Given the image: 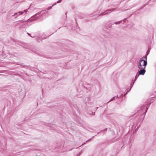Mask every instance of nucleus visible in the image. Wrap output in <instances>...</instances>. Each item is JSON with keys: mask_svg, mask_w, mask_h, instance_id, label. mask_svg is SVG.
Instances as JSON below:
<instances>
[{"mask_svg": "<svg viewBox=\"0 0 156 156\" xmlns=\"http://www.w3.org/2000/svg\"><path fill=\"white\" fill-rule=\"evenodd\" d=\"M149 106V104L148 105H147V107H146V110H145V113H146V112H147V109H148V106Z\"/></svg>", "mask_w": 156, "mask_h": 156, "instance_id": "obj_19", "label": "nucleus"}, {"mask_svg": "<svg viewBox=\"0 0 156 156\" xmlns=\"http://www.w3.org/2000/svg\"><path fill=\"white\" fill-rule=\"evenodd\" d=\"M121 23L120 21H118L116 22H115V24H119Z\"/></svg>", "mask_w": 156, "mask_h": 156, "instance_id": "obj_15", "label": "nucleus"}, {"mask_svg": "<svg viewBox=\"0 0 156 156\" xmlns=\"http://www.w3.org/2000/svg\"><path fill=\"white\" fill-rule=\"evenodd\" d=\"M19 16V14H18V12H16V13H15L14 15H12V16H15V18H16L18 17V16Z\"/></svg>", "mask_w": 156, "mask_h": 156, "instance_id": "obj_11", "label": "nucleus"}, {"mask_svg": "<svg viewBox=\"0 0 156 156\" xmlns=\"http://www.w3.org/2000/svg\"><path fill=\"white\" fill-rule=\"evenodd\" d=\"M85 144V143H83V144H82L81 145H83V144Z\"/></svg>", "mask_w": 156, "mask_h": 156, "instance_id": "obj_25", "label": "nucleus"}, {"mask_svg": "<svg viewBox=\"0 0 156 156\" xmlns=\"http://www.w3.org/2000/svg\"><path fill=\"white\" fill-rule=\"evenodd\" d=\"M142 62H141V63H142ZM143 63H141V64H142V65H143Z\"/></svg>", "mask_w": 156, "mask_h": 156, "instance_id": "obj_28", "label": "nucleus"}, {"mask_svg": "<svg viewBox=\"0 0 156 156\" xmlns=\"http://www.w3.org/2000/svg\"><path fill=\"white\" fill-rule=\"evenodd\" d=\"M146 105H144L141 108V110H142L144 111L145 109V108H145L146 107Z\"/></svg>", "mask_w": 156, "mask_h": 156, "instance_id": "obj_12", "label": "nucleus"}, {"mask_svg": "<svg viewBox=\"0 0 156 156\" xmlns=\"http://www.w3.org/2000/svg\"><path fill=\"white\" fill-rule=\"evenodd\" d=\"M138 127L136 129H138Z\"/></svg>", "mask_w": 156, "mask_h": 156, "instance_id": "obj_30", "label": "nucleus"}, {"mask_svg": "<svg viewBox=\"0 0 156 156\" xmlns=\"http://www.w3.org/2000/svg\"><path fill=\"white\" fill-rule=\"evenodd\" d=\"M115 97H113L110 100V101H112L113 100H114L115 99Z\"/></svg>", "mask_w": 156, "mask_h": 156, "instance_id": "obj_17", "label": "nucleus"}, {"mask_svg": "<svg viewBox=\"0 0 156 156\" xmlns=\"http://www.w3.org/2000/svg\"><path fill=\"white\" fill-rule=\"evenodd\" d=\"M107 128H106L104 130H101V131L100 132H98V134L100 133H103L105 131H106L107 130Z\"/></svg>", "mask_w": 156, "mask_h": 156, "instance_id": "obj_9", "label": "nucleus"}, {"mask_svg": "<svg viewBox=\"0 0 156 156\" xmlns=\"http://www.w3.org/2000/svg\"><path fill=\"white\" fill-rule=\"evenodd\" d=\"M150 48L149 49L148 51H147L146 55L145 56H144L142 58H141L140 60H143L142 61L144 62V61H147V55L149 54L150 52Z\"/></svg>", "mask_w": 156, "mask_h": 156, "instance_id": "obj_4", "label": "nucleus"}, {"mask_svg": "<svg viewBox=\"0 0 156 156\" xmlns=\"http://www.w3.org/2000/svg\"><path fill=\"white\" fill-rule=\"evenodd\" d=\"M62 0H59L57 2V3H60L61 1Z\"/></svg>", "mask_w": 156, "mask_h": 156, "instance_id": "obj_21", "label": "nucleus"}, {"mask_svg": "<svg viewBox=\"0 0 156 156\" xmlns=\"http://www.w3.org/2000/svg\"><path fill=\"white\" fill-rule=\"evenodd\" d=\"M142 60H140L138 62V68L140 70H138V73L140 75H144L146 71L145 69L147 65V61H144L143 62Z\"/></svg>", "mask_w": 156, "mask_h": 156, "instance_id": "obj_1", "label": "nucleus"}, {"mask_svg": "<svg viewBox=\"0 0 156 156\" xmlns=\"http://www.w3.org/2000/svg\"><path fill=\"white\" fill-rule=\"evenodd\" d=\"M27 34L28 35H29V36H30L31 37H32V36H30V34H29V33H27Z\"/></svg>", "mask_w": 156, "mask_h": 156, "instance_id": "obj_22", "label": "nucleus"}, {"mask_svg": "<svg viewBox=\"0 0 156 156\" xmlns=\"http://www.w3.org/2000/svg\"><path fill=\"white\" fill-rule=\"evenodd\" d=\"M29 9V8L28 9L25 10L23 12H25V13H26L28 11V9Z\"/></svg>", "mask_w": 156, "mask_h": 156, "instance_id": "obj_18", "label": "nucleus"}, {"mask_svg": "<svg viewBox=\"0 0 156 156\" xmlns=\"http://www.w3.org/2000/svg\"><path fill=\"white\" fill-rule=\"evenodd\" d=\"M76 156H80V155H79L78 154H77V155H76Z\"/></svg>", "mask_w": 156, "mask_h": 156, "instance_id": "obj_24", "label": "nucleus"}, {"mask_svg": "<svg viewBox=\"0 0 156 156\" xmlns=\"http://www.w3.org/2000/svg\"><path fill=\"white\" fill-rule=\"evenodd\" d=\"M56 3H55L52 6H49V7H48V8L47 9V10H49V9H51V8H52V7H53V6H54L55 5H56Z\"/></svg>", "mask_w": 156, "mask_h": 156, "instance_id": "obj_13", "label": "nucleus"}, {"mask_svg": "<svg viewBox=\"0 0 156 156\" xmlns=\"http://www.w3.org/2000/svg\"><path fill=\"white\" fill-rule=\"evenodd\" d=\"M116 8H114L113 9H110L107 10L106 11L102 13H100V14H98V16H101L102 15H105L108 14V13L111 12L112 11H114L116 10Z\"/></svg>", "mask_w": 156, "mask_h": 156, "instance_id": "obj_2", "label": "nucleus"}, {"mask_svg": "<svg viewBox=\"0 0 156 156\" xmlns=\"http://www.w3.org/2000/svg\"><path fill=\"white\" fill-rule=\"evenodd\" d=\"M114 24L113 23H108L106 24V28L108 29L112 28L113 27L112 26Z\"/></svg>", "mask_w": 156, "mask_h": 156, "instance_id": "obj_5", "label": "nucleus"}, {"mask_svg": "<svg viewBox=\"0 0 156 156\" xmlns=\"http://www.w3.org/2000/svg\"><path fill=\"white\" fill-rule=\"evenodd\" d=\"M139 75H140L138 73H137L136 74V76L135 77V79H134V81L133 83V84L132 85V87L133 86L134 82H135L136 80L137 79V78L139 76Z\"/></svg>", "mask_w": 156, "mask_h": 156, "instance_id": "obj_6", "label": "nucleus"}, {"mask_svg": "<svg viewBox=\"0 0 156 156\" xmlns=\"http://www.w3.org/2000/svg\"><path fill=\"white\" fill-rule=\"evenodd\" d=\"M82 153H83V152H82V151H80L78 154L79 155H80L82 154Z\"/></svg>", "mask_w": 156, "mask_h": 156, "instance_id": "obj_20", "label": "nucleus"}, {"mask_svg": "<svg viewBox=\"0 0 156 156\" xmlns=\"http://www.w3.org/2000/svg\"><path fill=\"white\" fill-rule=\"evenodd\" d=\"M92 115H95V112H92Z\"/></svg>", "mask_w": 156, "mask_h": 156, "instance_id": "obj_23", "label": "nucleus"}, {"mask_svg": "<svg viewBox=\"0 0 156 156\" xmlns=\"http://www.w3.org/2000/svg\"><path fill=\"white\" fill-rule=\"evenodd\" d=\"M40 12H38L36 14L33 16L31 17L30 19H29L27 20V21H28L29 22H31L32 21H33L37 19L39 17V16H37L39 15V13Z\"/></svg>", "mask_w": 156, "mask_h": 156, "instance_id": "obj_3", "label": "nucleus"}, {"mask_svg": "<svg viewBox=\"0 0 156 156\" xmlns=\"http://www.w3.org/2000/svg\"><path fill=\"white\" fill-rule=\"evenodd\" d=\"M132 86H131V87H130V89H129V90L127 91L126 93L124 94V96H125V95H126V94L128 93V92H129L130 91V90H131V88H132Z\"/></svg>", "mask_w": 156, "mask_h": 156, "instance_id": "obj_16", "label": "nucleus"}, {"mask_svg": "<svg viewBox=\"0 0 156 156\" xmlns=\"http://www.w3.org/2000/svg\"><path fill=\"white\" fill-rule=\"evenodd\" d=\"M51 34H50V35L49 36H50V35H51Z\"/></svg>", "mask_w": 156, "mask_h": 156, "instance_id": "obj_29", "label": "nucleus"}, {"mask_svg": "<svg viewBox=\"0 0 156 156\" xmlns=\"http://www.w3.org/2000/svg\"><path fill=\"white\" fill-rule=\"evenodd\" d=\"M146 6V5L145 4L143 5V6L141 7V8H140V9H137L136 11H135L133 13V14H136V12H137L138 11L140 10V9H142L144 7H145Z\"/></svg>", "mask_w": 156, "mask_h": 156, "instance_id": "obj_7", "label": "nucleus"}, {"mask_svg": "<svg viewBox=\"0 0 156 156\" xmlns=\"http://www.w3.org/2000/svg\"><path fill=\"white\" fill-rule=\"evenodd\" d=\"M89 140H88L87 141H86V142H88V141H89Z\"/></svg>", "mask_w": 156, "mask_h": 156, "instance_id": "obj_27", "label": "nucleus"}, {"mask_svg": "<svg viewBox=\"0 0 156 156\" xmlns=\"http://www.w3.org/2000/svg\"><path fill=\"white\" fill-rule=\"evenodd\" d=\"M128 21L127 20V18L124 19L120 21L121 23H124L126 22V21Z\"/></svg>", "mask_w": 156, "mask_h": 156, "instance_id": "obj_8", "label": "nucleus"}, {"mask_svg": "<svg viewBox=\"0 0 156 156\" xmlns=\"http://www.w3.org/2000/svg\"><path fill=\"white\" fill-rule=\"evenodd\" d=\"M23 13H24V12H21V11L19 12H18V13L19 14V15L23 14Z\"/></svg>", "mask_w": 156, "mask_h": 156, "instance_id": "obj_14", "label": "nucleus"}, {"mask_svg": "<svg viewBox=\"0 0 156 156\" xmlns=\"http://www.w3.org/2000/svg\"><path fill=\"white\" fill-rule=\"evenodd\" d=\"M118 95H117L115 97H118Z\"/></svg>", "mask_w": 156, "mask_h": 156, "instance_id": "obj_26", "label": "nucleus"}, {"mask_svg": "<svg viewBox=\"0 0 156 156\" xmlns=\"http://www.w3.org/2000/svg\"><path fill=\"white\" fill-rule=\"evenodd\" d=\"M99 58H103L104 57V55L102 53H99Z\"/></svg>", "mask_w": 156, "mask_h": 156, "instance_id": "obj_10", "label": "nucleus"}]
</instances>
